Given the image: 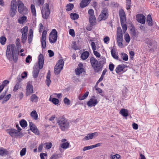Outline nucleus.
<instances>
[{"label":"nucleus","mask_w":159,"mask_h":159,"mask_svg":"<svg viewBox=\"0 0 159 159\" xmlns=\"http://www.w3.org/2000/svg\"><path fill=\"white\" fill-rule=\"evenodd\" d=\"M98 103V101L95 97L93 96V98H90L89 101L87 102L88 106L90 107H94Z\"/></svg>","instance_id":"12"},{"label":"nucleus","mask_w":159,"mask_h":159,"mask_svg":"<svg viewBox=\"0 0 159 159\" xmlns=\"http://www.w3.org/2000/svg\"><path fill=\"white\" fill-rule=\"evenodd\" d=\"M9 83V81L7 80H4L1 84L2 86H3L4 87L7 85V84H8Z\"/></svg>","instance_id":"60"},{"label":"nucleus","mask_w":159,"mask_h":159,"mask_svg":"<svg viewBox=\"0 0 159 159\" xmlns=\"http://www.w3.org/2000/svg\"><path fill=\"white\" fill-rule=\"evenodd\" d=\"M119 14L120 20V22H125V14L124 11L122 9H121L119 11Z\"/></svg>","instance_id":"20"},{"label":"nucleus","mask_w":159,"mask_h":159,"mask_svg":"<svg viewBox=\"0 0 159 159\" xmlns=\"http://www.w3.org/2000/svg\"><path fill=\"white\" fill-rule=\"evenodd\" d=\"M44 62L43 56L42 54H40L39 57V64L38 65L39 69H41L43 68Z\"/></svg>","instance_id":"18"},{"label":"nucleus","mask_w":159,"mask_h":159,"mask_svg":"<svg viewBox=\"0 0 159 159\" xmlns=\"http://www.w3.org/2000/svg\"><path fill=\"white\" fill-rule=\"evenodd\" d=\"M16 50L14 45H9L7 47L6 54L7 58L10 60H14L16 62L17 60V57L16 55Z\"/></svg>","instance_id":"1"},{"label":"nucleus","mask_w":159,"mask_h":159,"mask_svg":"<svg viewBox=\"0 0 159 159\" xmlns=\"http://www.w3.org/2000/svg\"><path fill=\"white\" fill-rule=\"evenodd\" d=\"M49 100V101H51V102L54 104L57 105V104L59 102V100L56 98H53L51 100V96H50Z\"/></svg>","instance_id":"40"},{"label":"nucleus","mask_w":159,"mask_h":159,"mask_svg":"<svg viewBox=\"0 0 159 159\" xmlns=\"http://www.w3.org/2000/svg\"><path fill=\"white\" fill-rule=\"evenodd\" d=\"M11 97V95L10 94H9L7 95L5 98L4 100L2 101V103L3 104L5 102H7L10 98Z\"/></svg>","instance_id":"50"},{"label":"nucleus","mask_w":159,"mask_h":159,"mask_svg":"<svg viewBox=\"0 0 159 159\" xmlns=\"http://www.w3.org/2000/svg\"><path fill=\"white\" fill-rule=\"evenodd\" d=\"M100 60L99 62L101 64H105L106 63V59L104 57H101Z\"/></svg>","instance_id":"51"},{"label":"nucleus","mask_w":159,"mask_h":159,"mask_svg":"<svg viewBox=\"0 0 159 159\" xmlns=\"http://www.w3.org/2000/svg\"><path fill=\"white\" fill-rule=\"evenodd\" d=\"M98 135V133L97 132L89 134L83 139V140L85 141L91 139L97 136Z\"/></svg>","instance_id":"15"},{"label":"nucleus","mask_w":159,"mask_h":159,"mask_svg":"<svg viewBox=\"0 0 159 159\" xmlns=\"http://www.w3.org/2000/svg\"><path fill=\"white\" fill-rule=\"evenodd\" d=\"M20 125L22 127H25L27 125L26 121L24 120H21L20 122Z\"/></svg>","instance_id":"45"},{"label":"nucleus","mask_w":159,"mask_h":159,"mask_svg":"<svg viewBox=\"0 0 159 159\" xmlns=\"http://www.w3.org/2000/svg\"><path fill=\"white\" fill-rule=\"evenodd\" d=\"M123 35H117V40L118 45L120 48H122L123 44H122Z\"/></svg>","instance_id":"21"},{"label":"nucleus","mask_w":159,"mask_h":159,"mask_svg":"<svg viewBox=\"0 0 159 159\" xmlns=\"http://www.w3.org/2000/svg\"><path fill=\"white\" fill-rule=\"evenodd\" d=\"M89 21L90 24L92 25H95L96 22V19L95 16H89Z\"/></svg>","instance_id":"28"},{"label":"nucleus","mask_w":159,"mask_h":159,"mask_svg":"<svg viewBox=\"0 0 159 159\" xmlns=\"http://www.w3.org/2000/svg\"><path fill=\"white\" fill-rule=\"evenodd\" d=\"M26 152V148H25L22 149L20 152V155L21 157L24 156Z\"/></svg>","instance_id":"48"},{"label":"nucleus","mask_w":159,"mask_h":159,"mask_svg":"<svg viewBox=\"0 0 159 159\" xmlns=\"http://www.w3.org/2000/svg\"><path fill=\"white\" fill-rule=\"evenodd\" d=\"M121 23V25L122 27V28L123 29V31L124 33H125L126 31V30L127 27V25L124 24L125 22H120Z\"/></svg>","instance_id":"46"},{"label":"nucleus","mask_w":159,"mask_h":159,"mask_svg":"<svg viewBox=\"0 0 159 159\" xmlns=\"http://www.w3.org/2000/svg\"><path fill=\"white\" fill-rule=\"evenodd\" d=\"M124 68V65H118L116 69V71L117 73H119L122 71Z\"/></svg>","instance_id":"32"},{"label":"nucleus","mask_w":159,"mask_h":159,"mask_svg":"<svg viewBox=\"0 0 159 159\" xmlns=\"http://www.w3.org/2000/svg\"><path fill=\"white\" fill-rule=\"evenodd\" d=\"M57 66H55L54 68V73L57 75L59 74L62 70V66H61L60 68L57 67Z\"/></svg>","instance_id":"36"},{"label":"nucleus","mask_w":159,"mask_h":159,"mask_svg":"<svg viewBox=\"0 0 159 159\" xmlns=\"http://www.w3.org/2000/svg\"><path fill=\"white\" fill-rule=\"evenodd\" d=\"M88 13L90 16H94V11L92 9H89L88 11Z\"/></svg>","instance_id":"59"},{"label":"nucleus","mask_w":159,"mask_h":159,"mask_svg":"<svg viewBox=\"0 0 159 159\" xmlns=\"http://www.w3.org/2000/svg\"><path fill=\"white\" fill-rule=\"evenodd\" d=\"M59 157L58 154H54L49 159H58Z\"/></svg>","instance_id":"55"},{"label":"nucleus","mask_w":159,"mask_h":159,"mask_svg":"<svg viewBox=\"0 0 159 159\" xmlns=\"http://www.w3.org/2000/svg\"><path fill=\"white\" fill-rule=\"evenodd\" d=\"M148 47L151 49L153 50L154 48H156V43L153 40H149L147 42Z\"/></svg>","instance_id":"19"},{"label":"nucleus","mask_w":159,"mask_h":159,"mask_svg":"<svg viewBox=\"0 0 159 159\" xmlns=\"http://www.w3.org/2000/svg\"><path fill=\"white\" fill-rule=\"evenodd\" d=\"M47 33V31L46 30H44L42 34L41 39V44L42 47L43 48H45L46 47V39Z\"/></svg>","instance_id":"13"},{"label":"nucleus","mask_w":159,"mask_h":159,"mask_svg":"<svg viewBox=\"0 0 159 159\" xmlns=\"http://www.w3.org/2000/svg\"><path fill=\"white\" fill-rule=\"evenodd\" d=\"M51 77L50 72V70H49L47 73V75L46 76V83L48 86L49 87V85L51 83V80H50Z\"/></svg>","instance_id":"27"},{"label":"nucleus","mask_w":159,"mask_h":159,"mask_svg":"<svg viewBox=\"0 0 159 159\" xmlns=\"http://www.w3.org/2000/svg\"><path fill=\"white\" fill-rule=\"evenodd\" d=\"M107 11L106 8L103 9L102 11L101 14L99 15L98 20L101 21L102 20H105L107 17Z\"/></svg>","instance_id":"11"},{"label":"nucleus","mask_w":159,"mask_h":159,"mask_svg":"<svg viewBox=\"0 0 159 159\" xmlns=\"http://www.w3.org/2000/svg\"><path fill=\"white\" fill-rule=\"evenodd\" d=\"M136 19L139 23L144 24L145 22L146 18L145 16L141 14H138L136 16Z\"/></svg>","instance_id":"14"},{"label":"nucleus","mask_w":159,"mask_h":159,"mask_svg":"<svg viewBox=\"0 0 159 159\" xmlns=\"http://www.w3.org/2000/svg\"><path fill=\"white\" fill-rule=\"evenodd\" d=\"M59 127L60 129L63 131H65L69 128L70 123L66 118L63 117H59L57 120Z\"/></svg>","instance_id":"2"},{"label":"nucleus","mask_w":159,"mask_h":159,"mask_svg":"<svg viewBox=\"0 0 159 159\" xmlns=\"http://www.w3.org/2000/svg\"><path fill=\"white\" fill-rule=\"evenodd\" d=\"M30 116L35 120H37L38 118V115L36 111H32L30 113Z\"/></svg>","instance_id":"34"},{"label":"nucleus","mask_w":159,"mask_h":159,"mask_svg":"<svg viewBox=\"0 0 159 159\" xmlns=\"http://www.w3.org/2000/svg\"><path fill=\"white\" fill-rule=\"evenodd\" d=\"M57 38V32L55 29H53L51 33L50 34L49 40L51 43L56 42Z\"/></svg>","instance_id":"8"},{"label":"nucleus","mask_w":159,"mask_h":159,"mask_svg":"<svg viewBox=\"0 0 159 159\" xmlns=\"http://www.w3.org/2000/svg\"><path fill=\"white\" fill-rule=\"evenodd\" d=\"M18 10L19 12L23 15H26L28 12L27 8L20 0L17 1Z\"/></svg>","instance_id":"5"},{"label":"nucleus","mask_w":159,"mask_h":159,"mask_svg":"<svg viewBox=\"0 0 159 159\" xmlns=\"http://www.w3.org/2000/svg\"><path fill=\"white\" fill-rule=\"evenodd\" d=\"M70 16L71 18L73 20L77 19L79 17V15L76 13H71Z\"/></svg>","instance_id":"39"},{"label":"nucleus","mask_w":159,"mask_h":159,"mask_svg":"<svg viewBox=\"0 0 159 159\" xmlns=\"http://www.w3.org/2000/svg\"><path fill=\"white\" fill-rule=\"evenodd\" d=\"M91 0H82L80 3V7L84 8L87 6L90 3Z\"/></svg>","instance_id":"23"},{"label":"nucleus","mask_w":159,"mask_h":159,"mask_svg":"<svg viewBox=\"0 0 159 159\" xmlns=\"http://www.w3.org/2000/svg\"><path fill=\"white\" fill-rule=\"evenodd\" d=\"M64 62L63 60H60L58 61L55 66H57V67L58 68H60V67H61V66H62V69L64 65Z\"/></svg>","instance_id":"35"},{"label":"nucleus","mask_w":159,"mask_h":159,"mask_svg":"<svg viewBox=\"0 0 159 159\" xmlns=\"http://www.w3.org/2000/svg\"><path fill=\"white\" fill-rule=\"evenodd\" d=\"M20 88V86L19 84H16L15 87H14L13 90L14 91H16L19 88Z\"/></svg>","instance_id":"62"},{"label":"nucleus","mask_w":159,"mask_h":159,"mask_svg":"<svg viewBox=\"0 0 159 159\" xmlns=\"http://www.w3.org/2000/svg\"><path fill=\"white\" fill-rule=\"evenodd\" d=\"M111 53L112 56L114 58L116 59H118V56L117 54H116L115 50H114L113 49H112V50H111Z\"/></svg>","instance_id":"43"},{"label":"nucleus","mask_w":159,"mask_h":159,"mask_svg":"<svg viewBox=\"0 0 159 159\" xmlns=\"http://www.w3.org/2000/svg\"><path fill=\"white\" fill-rule=\"evenodd\" d=\"M74 7V5L72 3L68 4L66 6V10L67 11H69L71 10Z\"/></svg>","instance_id":"42"},{"label":"nucleus","mask_w":159,"mask_h":159,"mask_svg":"<svg viewBox=\"0 0 159 159\" xmlns=\"http://www.w3.org/2000/svg\"><path fill=\"white\" fill-rule=\"evenodd\" d=\"M31 8L33 15L35 16H36V12L35 6L33 5H31Z\"/></svg>","instance_id":"47"},{"label":"nucleus","mask_w":159,"mask_h":159,"mask_svg":"<svg viewBox=\"0 0 159 159\" xmlns=\"http://www.w3.org/2000/svg\"><path fill=\"white\" fill-rule=\"evenodd\" d=\"M6 40V39L4 37L2 36L0 38V43L2 45L5 44Z\"/></svg>","instance_id":"49"},{"label":"nucleus","mask_w":159,"mask_h":159,"mask_svg":"<svg viewBox=\"0 0 159 159\" xmlns=\"http://www.w3.org/2000/svg\"><path fill=\"white\" fill-rule=\"evenodd\" d=\"M146 22L149 26H152L153 25V22L152 17L150 15H148L147 16Z\"/></svg>","instance_id":"25"},{"label":"nucleus","mask_w":159,"mask_h":159,"mask_svg":"<svg viewBox=\"0 0 159 159\" xmlns=\"http://www.w3.org/2000/svg\"><path fill=\"white\" fill-rule=\"evenodd\" d=\"M121 57L123 60L127 61L128 59V56L127 55L124 53H121L120 54Z\"/></svg>","instance_id":"41"},{"label":"nucleus","mask_w":159,"mask_h":159,"mask_svg":"<svg viewBox=\"0 0 159 159\" xmlns=\"http://www.w3.org/2000/svg\"><path fill=\"white\" fill-rule=\"evenodd\" d=\"M100 145H101V143H98L95 145L88 146H86L84 148L83 150V151H86V150H88L93 149L96 147H99L100 146Z\"/></svg>","instance_id":"22"},{"label":"nucleus","mask_w":159,"mask_h":159,"mask_svg":"<svg viewBox=\"0 0 159 159\" xmlns=\"http://www.w3.org/2000/svg\"><path fill=\"white\" fill-rule=\"evenodd\" d=\"M17 3V2L16 0H12L11 2L9 13L10 16L11 17H13L16 13Z\"/></svg>","instance_id":"6"},{"label":"nucleus","mask_w":159,"mask_h":159,"mask_svg":"<svg viewBox=\"0 0 159 159\" xmlns=\"http://www.w3.org/2000/svg\"><path fill=\"white\" fill-rule=\"evenodd\" d=\"M8 153V151L2 148H0V155L3 156L7 155Z\"/></svg>","instance_id":"31"},{"label":"nucleus","mask_w":159,"mask_h":159,"mask_svg":"<svg viewBox=\"0 0 159 159\" xmlns=\"http://www.w3.org/2000/svg\"><path fill=\"white\" fill-rule=\"evenodd\" d=\"M114 68V65L113 64H109V68L111 71H113Z\"/></svg>","instance_id":"63"},{"label":"nucleus","mask_w":159,"mask_h":159,"mask_svg":"<svg viewBox=\"0 0 159 159\" xmlns=\"http://www.w3.org/2000/svg\"><path fill=\"white\" fill-rule=\"evenodd\" d=\"M49 6L48 3H45L43 6L42 10V17L45 19H47L50 13Z\"/></svg>","instance_id":"4"},{"label":"nucleus","mask_w":159,"mask_h":159,"mask_svg":"<svg viewBox=\"0 0 159 159\" xmlns=\"http://www.w3.org/2000/svg\"><path fill=\"white\" fill-rule=\"evenodd\" d=\"M33 36V30L32 29H30L29 31L28 40L29 43L31 42Z\"/></svg>","instance_id":"26"},{"label":"nucleus","mask_w":159,"mask_h":159,"mask_svg":"<svg viewBox=\"0 0 159 159\" xmlns=\"http://www.w3.org/2000/svg\"><path fill=\"white\" fill-rule=\"evenodd\" d=\"M6 131L11 137H13L18 138L21 135L22 136V134L20 132L14 129H7Z\"/></svg>","instance_id":"7"},{"label":"nucleus","mask_w":159,"mask_h":159,"mask_svg":"<svg viewBox=\"0 0 159 159\" xmlns=\"http://www.w3.org/2000/svg\"><path fill=\"white\" fill-rule=\"evenodd\" d=\"M92 66L95 71L98 72L102 70V66L98 63V60L93 57H91L90 59Z\"/></svg>","instance_id":"3"},{"label":"nucleus","mask_w":159,"mask_h":159,"mask_svg":"<svg viewBox=\"0 0 159 159\" xmlns=\"http://www.w3.org/2000/svg\"><path fill=\"white\" fill-rule=\"evenodd\" d=\"M34 92L33 86L30 83H28L26 86V96L30 95Z\"/></svg>","instance_id":"16"},{"label":"nucleus","mask_w":159,"mask_h":159,"mask_svg":"<svg viewBox=\"0 0 159 159\" xmlns=\"http://www.w3.org/2000/svg\"><path fill=\"white\" fill-rule=\"evenodd\" d=\"M33 127H32V128H31V129H30V130L36 134L37 135H39V131L37 128L35 126Z\"/></svg>","instance_id":"38"},{"label":"nucleus","mask_w":159,"mask_h":159,"mask_svg":"<svg viewBox=\"0 0 159 159\" xmlns=\"http://www.w3.org/2000/svg\"><path fill=\"white\" fill-rule=\"evenodd\" d=\"M64 102L67 105H69L70 104V100L66 98H64Z\"/></svg>","instance_id":"56"},{"label":"nucleus","mask_w":159,"mask_h":159,"mask_svg":"<svg viewBox=\"0 0 159 159\" xmlns=\"http://www.w3.org/2000/svg\"><path fill=\"white\" fill-rule=\"evenodd\" d=\"M39 97L35 94H33L30 97V101L32 102H37L38 101Z\"/></svg>","instance_id":"30"},{"label":"nucleus","mask_w":159,"mask_h":159,"mask_svg":"<svg viewBox=\"0 0 159 159\" xmlns=\"http://www.w3.org/2000/svg\"><path fill=\"white\" fill-rule=\"evenodd\" d=\"M117 35H122V31L120 27H118L117 28Z\"/></svg>","instance_id":"54"},{"label":"nucleus","mask_w":159,"mask_h":159,"mask_svg":"<svg viewBox=\"0 0 159 159\" xmlns=\"http://www.w3.org/2000/svg\"><path fill=\"white\" fill-rule=\"evenodd\" d=\"M40 69L38 64H36L35 66L33 72V78H35L38 77Z\"/></svg>","instance_id":"17"},{"label":"nucleus","mask_w":159,"mask_h":159,"mask_svg":"<svg viewBox=\"0 0 159 159\" xmlns=\"http://www.w3.org/2000/svg\"><path fill=\"white\" fill-rule=\"evenodd\" d=\"M124 38L126 41L129 43V35L128 33H126L124 35Z\"/></svg>","instance_id":"58"},{"label":"nucleus","mask_w":159,"mask_h":159,"mask_svg":"<svg viewBox=\"0 0 159 159\" xmlns=\"http://www.w3.org/2000/svg\"><path fill=\"white\" fill-rule=\"evenodd\" d=\"M89 55V54L88 52L85 51L81 54V58L83 60H85L88 58Z\"/></svg>","instance_id":"33"},{"label":"nucleus","mask_w":159,"mask_h":159,"mask_svg":"<svg viewBox=\"0 0 159 159\" xmlns=\"http://www.w3.org/2000/svg\"><path fill=\"white\" fill-rule=\"evenodd\" d=\"M69 145V143L67 142L65 143H63L61 144V148H64V149H66L67 148Z\"/></svg>","instance_id":"44"},{"label":"nucleus","mask_w":159,"mask_h":159,"mask_svg":"<svg viewBox=\"0 0 159 159\" xmlns=\"http://www.w3.org/2000/svg\"><path fill=\"white\" fill-rule=\"evenodd\" d=\"M89 92H86L84 94L80 95L78 96V99L79 100H82L85 99L88 96Z\"/></svg>","instance_id":"29"},{"label":"nucleus","mask_w":159,"mask_h":159,"mask_svg":"<svg viewBox=\"0 0 159 159\" xmlns=\"http://www.w3.org/2000/svg\"><path fill=\"white\" fill-rule=\"evenodd\" d=\"M130 34L132 39H134L137 38L139 34V32L136 31L135 28L132 25H130Z\"/></svg>","instance_id":"10"},{"label":"nucleus","mask_w":159,"mask_h":159,"mask_svg":"<svg viewBox=\"0 0 159 159\" xmlns=\"http://www.w3.org/2000/svg\"><path fill=\"white\" fill-rule=\"evenodd\" d=\"M120 114L121 115L126 119L128 116V111L127 110L124 108L122 109L120 111Z\"/></svg>","instance_id":"24"},{"label":"nucleus","mask_w":159,"mask_h":159,"mask_svg":"<svg viewBox=\"0 0 159 159\" xmlns=\"http://www.w3.org/2000/svg\"><path fill=\"white\" fill-rule=\"evenodd\" d=\"M28 27L25 26L21 30V33L22 34L21 36L22 42L23 43H25L27 39Z\"/></svg>","instance_id":"9"},{"label":"nucleus","mask_w":159,"mask_h":159,"mask_svg":"<svg viewBox=\"0 0 159 159\" xmlns=\"http://www.w3.org/2000/svg\"><path fill=\"white\" fill-rule=\"evenodd\" d=\"M27 19V17L26 16H24L19 18L18 19V22L20 24H23Z\"/></svg>","instance_id":"37"},{"label":"nucleus","mask_w":159,"mask_h":159,"mask_svg":"<svg viewBox=\"0 0 159 159\" xmlns=\"http://www.w3.org/2000/svg\"><path fill=\"white\" fill-rule=\"evenodd\" d=\"M134 53L133 51H131L130 52V59L133 60V56H134Z\"/></svg>","instance_id":"64"},{"label":"nucleus","mask_w":159,"mask_h":159,"mask_svg":"<svg viewBox=\"0 0 159 159\" xmlns=\"http://www.w3.org/2000/svg\"><path fill=\"white\" fill-rule=\"evenodd\" d=\"M111 159H119L120 156L118 154H116L114 155H111Z\"/></svg>","instance_id":"52"},{"label":"nucleus","mask_w":159,"mask_h":159,"mask_svg":"<svg viewBox=\"0 0 159 159\" xmlns=\"http://www.w3.org/2000/svg\"><path fill=\"white\" fill-rule=\"evenodd\" d=\"M83 64L81 63H80L78 65V66L77 68H76L77 70H78V69H80V70L81 71H84V69L83 68Z\"/></svg>","instance_id":"61"},{"label":"nucleus","mask_w":159,"mask_h":159,"mask_svg":"<svg viewBox=\"0 0 159 159\" xmlns=\"http://www.w3.org/2000/svg\"><path fill=\"white\" fill-rule=\"evenodd\" d=\"M40 156L41 159H46L47 155L46 153H41L40 154Z\"/></svg>","instance_id":"53"},{"label":"nucleus","mask_w":159,"mask_h":159,"mask_svg":"<svg viewBox=\"0 0 159 159\" xmlns=\"http://www.w3.org/2000/svg\"><path fill=\"white\" fill-rule=\"evenodd\" d=\"M69 34L73 37L75 36V31L73 29H70L69 31Z\"/></svg>","instance_id":"57"}]
</instances>
